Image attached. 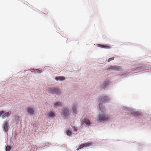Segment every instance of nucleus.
Masks as SVG:
<instances>
[{
    "mask_svg": "<svg viewBox=\"0 0 151 151\" xmlns=\"http://www.w3.org/2000/svg\"><path fill=\"white\" fill-rule=\"evenodd\" d=\"M110 99L107 96H103L101 97L99 101V104H101L103 103H106L108 102Z\"/></svg>",
    "mask_w": 151,
    "mask_h": 151,
    "instance_id": "1",
    "label": "nucleus"
},
{
    "mask_svg": "<svg viewBox=\"0 0 151 151\" xmlns=\"http://www.w3.org/2000/svg\"><path fill=\"white\" fill-rule=\"evenodd\" d=\"M99 119L100 122L105 121L107 120L109 117L108 115L101 114L99 115Z\"/></svg>",
    "mask_w": 151,
    "mask_h": 151,
    "instance_id": "2",
    "label": "nucleus"
},
{
    "mask_svg": "<svg viewBox=\"0 0 151 151\" xmlns=\"http://www.w3.org/2000/svg\"><path fill=\"white\" fill-rule=\"evenodd\" d=\"M11 111L4 113L3 111H0V116H2L3 118H5L8 117L11 114Z\"/></svg>",
    "mask_w": 151,
    "mask_h": 151,
    "instance_id": "3",
    "label": "nucleus"
},
{
    "mask_svg": "<svg viewBox=\"0 0 151 151\" xmlns=\"http://www.w3.org/2000/svg\"><path fill=\"white\" fill-rule=\"evenodd\" d=\"M49 92L52 94L55 93L58 95L60 94V92L58 89L54 88H50L49 90Z\"/></svg>",
    "mask_w": 151,
    "mask_h": 151,
    "instance_id": "4",
    "label": "nucleus"
},
{
    "mask_svg": "<svg viewBox=\"0 0 151 151\" xmlns=\"http://www.w3.org/2000/svg\"><path fill=\"white\" fill-rule=\"evenodd\" d=\"M109 69L113 70H119L121 69L120 66H110L108 68Z\"/></svg>",
    "mask_w": 151,
    "mask_h": 151,
    "instance_id": "5",
    "label": "nucleus"
},
{
    "mask_svg": "<svg viewBox=\"0 0 151 151\" xmlns=\"http://www.w3.org/2000/svg\"><path fill=\"white\" fill-rule=\"evenodd\" d=\"M3 129L4 130L7 132L9 129V124L8 123L4 122L3 125Z\"/></svg>",
    "mask_w": 151,
    "mask_h": 151,
    "instance_id": "6",
    "label": "nucleus"
},
{
    "mask_svg": "<svg viewBox=\"0 0 151 151\" xmlns=\"http://www.w3.org/2000/svg\"><path fill=\"white\" fill-rule=\"evenodd\" d=\"M26 109L27 111L30 114L32 115L34 114V111L33 108L27 107L26 108Z\"/></svg>",
    "mask_w": 151,
    "mask_h": 151,
    "instance_id": "7",
    "label": "nucleus"
},
{
    "mask_svg": "<svg viewBox=\"0 0 151 151\" xmlns=\"http://www.w3.org/2000/svg\"><path fill=\"white\" fill-rule=\"evenodd\" d=\"M97 46L101 48H104L106 49H110L111 48L110 46L106 45H102L101 44L97 45Z\"/></svg>",
    "mask_w": 151,
    "mask_h": 151,
    "instance_id": "8",
    "label": "nucleus"
},
{
    "mask_svg": "<svg viewBox=\"0 0 151 151\" xmlns=\"http://www.w3.org/2000/svg\"><path fill=\"white\" fill-rule=\"evenodd\" d=\"M63 115L65 116H67L69 114V112L68 111V110L67 109L64 108L63 110Z\"/></svg>",
    "mask_w": 151,
    "mask_h": 151,
    "instance_id": "9",
    "label": "nucleus"
},
{
    "mask_svg": "<svg viewBox=\"0 0 151 151\" xmlns=\"http://www.w3.org/2000/svg\"><path fill=\"white\" fill-rule=\"evenodd\" d=\"M55 79L56 81H58L59 80L63 81L65 80V78L63 76H60L55 77Z\"/></svg>",
    "mask_w": 151,
    "mask_h": 151,
    "instance_id": "10",
    "label": "nucleus"
},
{
    "mask_svg": "<svg viewBox=\"0 0 151 151\" xmlns=\"http://www.w3.org/2000/svg\"><path fill=\"white\" fill-rule=\"evenodd\" d=\"M84 123L87 125H89L91 124V123L90 121L88 119L86 118L84 120Z\"/></svg>",
    "mask_w": 151,
    "mask_h": 151,
    "instance_id": "11",
    "label": "nucleus"
},
{
    "mask_svg": "<svg viewBox=\"0 0 151 151\" xmlns=\"http://www.w3.org/2000/svg\"><path fill=\"white\" fill-rule=\"evenodd\" d=\"M137 69L140 71H143L144 70V66H141L140 67H137Z\"/></svg>",
    "mask_w": 151,
    "mask_h": 151,
    "instance_id": "12",
    "label": "nucleus"
},
{
    "mask_svg": "<svg viewBox=\"0 0 151 151\" xmlns=\"http://www.w3.org/2000/svg\"><path fill=\"white\" fill-rule=\"evenodd\" d=\"M62 104L60 102H56L55 103L54 105V107H57L59 106H60L62 105Z\"/></svg>",
    "mask_w": 151,
    "mask_h": 151,
    "instance_id": "13",
    "label": "nucleus"
},
{
    "mask_svg": "<svg viewBox=\"0 0 151 151\" xmlns=\"http://www.w3.org/2000/svg\"><path fill=\"white\" fill-rule=\"evenodd\" d=\"M48 116L50 117H52L55 116V114L54 113L52 112H50L48 114Z\"/></svg>",
    "mask_w": 151,
    "mask_h": 151,
    "instance_id": "14",
    "label": "nucleus"
},
{
    "mask_svg": "<svg viewBox=\"0 0 151 151\" xmlns=\"http://www.w3.org/2000/svg\"><path fill=\"white\" fill-rule=\"evenodd\" d=\"M84 145V147H89L91 145V144L90 142H87L83 143Z\"/></svg>",
    "mask_w": 151,
    "mask_h": 151,
    "instance_id": "15",
    "label": "nucleus"
},
{
    "mask_svg": "<svg viewBox=\"0 0 151 151\" xmlns=\"http://www.w3.org/2000/svg\"><path fill=\"white\" fill-rule=\"evenodd\" d=\"M101 104H100L99 105V109H100V110L102 112H104V111H105V109L103 107H100V105Z\"/></svg>",
    "mask_w": 151,
    "mask_h": 151,
    "instance_id": "16",
    "label": "nucleus"
},
{
    "mask_svg": "<svg viewBox=\"0 0 151 151\" xmlns=\"http://www.w3.org/2000/svg\"><path fill=\"white\" fill-rule=\"evenodd\" d=\"M34 72L35 73L37 72L38 73H40L42 72V70L38 69H35L34 70Z\"/></svg>",
    "mask_w": 151,
    "mask_h": 151,
    "instance_id": "17",
    "label": "nucleus"
},
{
    "mask_svg": "<svg viewBox=\"0 0 151 151\" xmlns=\"http://www.w3.org/2000/svg\"><path fill=\"white\" fill-rule=\"evenodd\" d=\"M11 149V147H10L8 145H7L6 146V151H10Z\"/></svg>",
    "mask_w": 151,
    "mask_h": 151,
    "instance_id": "18",
    "label": "nucleus"
},
{
    "mask_svg": "<svg viewBox=\"0 0 151 151\" xmlns=\"http://www.w3.org/2000/svg\"><path fill=\"white\" fill-rule=\"evenodd\" d=\"M66 133L67 135L69 136L71 134V132L70 131L68 130L66 132Z\"/></svg>",
    "mask_w": 151,
    "mask_h": 151,
    "instance_id": "19",
    "label": "nucleus"
},
{
    "mask_svg": "<svg viewBox=\"0 0 151 151\" xmlns=\"http://www.w3.org/2000/svg\"><path fill=\"white\" fill-rule=\"evenodd\" d=\"M73 111L74 113H76V108L75 106H73L72 108Z\"/></svg>",
    "mask_w": 151,
    "mask_h": 151,
    "instance_id": "20",
    "label": "nucleus"
},
{
    "mask_svg": "<svg viewBox=\"0 0 151 151\" xmlns=\"http://www.w3.org/2000/svg\"><path fill=\"white\" fill-rule=\"evenodd\" d=\"M84 147V144H82L79 147V149H81Z\"/></svg>",
    "mask_w": 151,
    "mask_h": 151,
    "instance_id": "21",
    "label": "nucleus"
},
{
    "mask_svg": "<svg viewBox=\"0 0 151 151\" xmlns=\"http://www.w3.org/2000/svg\"><path fill=\"white\" fill-rule=\"evenodd\" d=\"M114 57H112L111 58H110L107 61L108 62H109L111 60H114Z\"/></svg>",
    "mask_w": 151,
    "mask_h": 151,
    "instance_id": "22",
    "label": "nucleus"
},
{
    "mask_svg": "<svg viewBox=\"0 0 151 151\" xmlns=\"http://www.w3.org/2000/svg\"><path fill=\"white\" fill-rule=\"evenodd\" d=\"M74 130L75 132H76L77 131V129L75 128L74 129Z\"/></svg>",
    "mask_w": 151,
    "mask_h": 151,
    "instance_id": "23",
    "label": "nucleus"
},
{
    "mask_svg": "<svg viewBox=\"0 0 151 151\" xmlns=\"http://www.w3.org/2000/svg\"><path fill=\"white\" fill-rule=\"evenodd\" d=\"M79 149V148L78 149H77V150H78Z\"/></svg>",
    "mask_w": 151,
    "mask_h": 151,
    "instance_id": "24",
    "label": "nucleus"
}]
</instances>
